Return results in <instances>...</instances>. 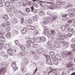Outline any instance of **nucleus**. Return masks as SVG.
Returning <instances> with one entry per match:
<instances>
[{
    "instance_id": "nucleus-1",
    "label": "nucleus",
    "mask_w": 75,
    "mask_h": 75,
    "mask_svg": "<svg viewBox=\"0 0 75 75\" xmlns=\"http://www.w3.org/2000/svg\"><path fill=\"white\" fill-rule=\"evenodd\" d=\"M48 3L50 4V6H44L43 7V8H45V9H47V8H49V9H51L53 10L54 8H57V7H60L61 5L59 4H57V5L55 4H54L48 2Z\"/></svg>"
},
{
    "instance_id": "nucleus-2",
    "label": "nucleus",
    "mask_w": 75,
    "mask_h": 75,
    "mask_svg": "<svg viewBox=\"0 0 75 75\" xmlns=\"http://www.w3.org/2000/svg\"><path fill=\"white\" fill-rule=\"evenodd\" d=\"M57 37L58 38L57 40H60L59 42L60 43H63L64 42V39L67 38V36L65 35H62L58 34L57 35Z\"/></svg>"
},
{
    "instance_id": "nucleus-3",
    "label": "nucleus",
    "mask_w": 75,
    "mask_h": 75,
    "mask_svg": "<svg viewBox=\"0 0 75 75\" xmlns=\"http://www.w3.org/2000/svg\"><path fill=\"white\" fill-rule=\"evenodd\" d=\"M45 57L47 59L46 60V63L49 65H52V63L51 62V60L49 59L50 58V56L48 55H45Z\"/></svg>"
},
{
    "instance_id": "nucleus-4",
    "label": "nucleus",
    "mask_w": 75,
    "mask_h": 75,
    "mask_svg": "<svg viewBox=\"0 0 75 75\" xmlns=\"http://www.w3.org/2000/svg\"><path fill=\"white\" fill-rule=\"evenodd\" d=\"M11 67H13L14 70H16L18 69V67L15 62H14L12 63Z\"/></svg>"
},
{
    "instance_id": "nucleus-5",
    "label": "nucleus",
    "mask_w": 75,
    "mask_h": 75,
    "mask_svg": "<svg viewBox=\"0 0 75 75\" xmlns=\"http://www.w3.org/2000/svg\"><path fill=\"white\" fill-rule=\"evenodd\" d=\"M6 71V67L0 68V74H5Z\"/></svg>"
},
{
    "instance_id": "nucleus-6",
    "label": "nucleus",
    "mask_w": 75,
    "mask_h": 75,
    "mask_svg": "<svg viewBox=\"0 0 75 75\" xmlns=\"http://www.w3.org/2000/svg\"><path fill=\"white\" fill-rule=\"evenodd\" d=\"M57 18V16H54L52 18H51L48 17L47 18V20L48 21V23H50L51 22V21H53L54 20H55V18Z\"/></svg>"
},
{
    "instance_id": "nucleus-7",
    "label": "nucleus",
    "mask_w": 75,
    "mask_h": 75,
    "mask_svg": "<svg viewBox=\"0 0 75 75\" xmlns=\"http://www.w3.org/2000/svg\"><path fill=\"white\" fill-rule=\"evenodd\" d=\"M59 42H60L58 40L55 41L54 43V45H53V47H57L58 46H59L60 45Z\"/></svg>"
},
{
    "instance_id": "nucleus-8",
    "label": "nucleus",
    "mask_w": 75,
    "mask_h": 75,
    "mask_svg": "<svg viewBox=\"0 0 75 75\" xmlns=\"http://www.w3.org/2000/svg\"><path fill=\"white\" fill-rule=\"evenodd\" d=\"M55 59L58 60V61H61L62 59L61 57L58 54H56L54 56Z\"/></svg>"
},
{
    "instance_id": "nucleus-9",
    "label": "nucleus",
    "mask_w": 75,
    "mask_h": 75,
    "mask_svg": "<svg viewBox=\"0 0 75 75\" xmlns=\"http://www.w3.org/2000/svg\"><path fill=\"white\" fill-rule=\"evenodd\" d=\"M47 69L49 70H51V71H50L51 72H53L55 74H56V71L55 70H54V69H53V68L52 67H49L47 68Z\"/></svg>"
},
{
    "instance_id": "nucleus-10",
    "label": "nucleus",
    "mask_w": 75,
    "mask_h": 75,
    "mask_svg": "<svg viewBox=\"0 0 75 75\" xmlns=\"http://www.w3.org/2000/svg\"><path fill=\"white\" fill-rule=\"evenodd\" d=\"M73 65V63L71 61L69 62L66 65L67 67V68H71Z\"/></svg>"
},
{
    "instance_id": "nucleus-11",
    "label": "nucleus",
    "mask_w": 75,
    "mask_h": 75,
    "mask_svg": "<svg viewBox=\"0 0 75 75\" xmlns=\"http://www.w3.org/2000/svg\"><path fill=\"white\" fill-rule=\"evenodd\" d=\"M43 75H52V73L51 71L47 73L46 72L44 71L43 72Z\"/></svg>"
},
{
    "instance_id": "nucleus-12",
    "label": "nucleus",
    "mask_w": 75,
    "mask_h": 75,
    "mask_svg": "<svg viewBox=\"0 0 75 75\" xmlns=\"http://www.w3.org/2000/svg\"><path fill=\"white\" fill-rule=\"evenodd\" d=\"M58 59H54L53 60V64H54V65H58Z\"/></svg>"
},
{
    "instance_id": "nucleus-13",
    "label": "nucleus",
    "mask_w": 75,
    "mask_h": 75,
    "mask_svg": "<svg viewBox=\"0 0 75 75\" xmlns=\"http://www.w3.org/2000/svg\"><path fill=\"white\" fill-rule=\"evenodd\" d=\"M6 50H8V52L9 54H13V50L11 49H7Z\"/></svg>"
},
{
    "instance_id": "nucleus-14",
    "label": "nucleus",
    "mask_w": 75,
    "mask_h": 75,
    "mask_svg": "<svg viewBox=\"0 0 75 75\" xmlns=\"http://www.w3.org/2000/svg\"><path fill=\"white\" fill-rule=\"evenodd\" d=\"M49 33L48 30L47 28H46L44 29L43 33L45 35H47Z\"/></svg>"
},
{
    "instance_id": "nucleus-15",
    "label": "nucleus",
    "mask_w": 75,
    "mask_h": 75,
    "mask_svg": "<svg viewBox=\"0 0 75 75\" xmlns=\"http://www.w3.org/2000/svg\"><path fill=\"white\" fill-rule=\"evenodd\" d=\"M0 41L1 42H3L5 41V38L3 36L0 37Z\"/></svg>"
},
{
    "instance_id": "nucleus-16",
    "label": "nucleus",
    "mask_w": 75,
    "mask_h": 75,
    "mask_svg": "<svg viewBox=\"0 0 75 75\" xmlns=\"http://www.w3.org/2000/svg\"><path fill=\"white\" fill-rule=\"evenodd\" d=\"M41 41L44 42L46 41V38L44 36H42L40 38Z\"/></svg>"
},
{
    "instance_id": "nucleus-17",
    "label": "nucleus",
    "mask_w": 75,
    "mask_h": 75,
    "mask_svg": "<svg viewBox=\"0 0 75 75\" xmlns=\"http://www.w3.org/2000/svg\"><path fill=\"white\" fill-rule=\"evenodd\" d=\"M71 54H72L71 53V52L67 51L66 52V54L65 55V57H68V56H69L70 55H71Z\"/></svg>"
},
{
    "instance_id": "nucleus-18",
    "label": "nucleus",
    "mask_w": 75,
    "mask_h": 75,
    "mask_svg": "<svg viewBox=\"0 0 75 75\" xmlns=\"http://www.w3.org/2000/svg\"><path fill=\"white\" fill-rule=\"evenodd\" d=\"M15 42L16 45L18 46V47H20V43L19 42V41H18L16 40L15 41Z\"/></svg>"
},
{
    "instance_id": "nucleus-19",
    "label": "nucleus",
    "mask_w": 75,
    "mask_h": 75,
    "mask_svg": "<svg viewBox=\"0 0 75 75\" xmlns=\"http://www.w3.org/2000/svg\"><path fill=\"white\" fill-rule=\"evenodd\" d=\"M26 31H27V29L25 28H23V30H21V33H23V34L25 33H26Z\"/></svg>"
},
{
    "instance_id": "nucleus-20",
    "label": "nucleus",
    "mask_w": 75,
    "mask_h": 75,
    "mask_svg": "<svg viewBox=\"0 0 75 75\" xmlns=\"http://www.w3.org/2000/svg\"><path fill=\"white\" fill-rule=\"evenodd\" d=\"M43 23L45 24H47L48 23V21L47 18L44 19V20L43 21Z\"/></svg>"
},
{
    "instance_id": "nucleus-21",
    "label": "nucleus",
    "mask_w": 75,
    "mask_h": 75,
    "mask_svg": "<svg viewBox=\"0 0 75 75\" xmlns=\"http://www.w3.org/2000/svg\"><path fill=\"white\" fill-rule=\"evenodd\" d=\"M5 6L6 7H8L10 6V3L9 1H6L5 4Z\"/></svg>"
},
{
    "instance_id": "nucleus-22",
    "label": "nucleus",
    "mask_w": 75,
    "mask_h": 75,
    "mask_svg": "<svg viewBox=\"0 0 75 75\" xmlns=\"http://www.w3.org/2000/svg\"><path fill=\"white\" fill-rule=\"evenodd\" d=\"M4 3V0H0V7H3V4Z\"/></svg>"
},
{
    "instance_id": "nucleus-23",
    "label": "nucleus",
    "mask_w": 75,
    "mask_h": 75,
    "mask_svg": "<svg viewBox=\"0 0 75 75\" xmlns=\"http://www.w3.org/2000/svg\"><path fill=\"white\" fill-rule=\"evenodd\" d=\"M21 70L22 72H23V73H25V72H26V69L24 67H22L21 68Z\"/></svg>"
},
{
    "instance_id": "nucleus-24",
    "label": "nucleus",
    "mask_w": 75,
    "mask_h": 75,
    "mask_svg": "<svg viewBox=\"0 0 75 75\" xmlns=\"http://www.w3.org/2000/svg\"><path fill=\"white\" fill-rule=\"evenodd\" d=\"M47 44L49 46H51L52 47H53V45H52L51 42L49 41L47 42Z\"/></svg>"
},
{
    "instance_id": "nucleus-25",
    "label": "nucleus",
    "mask_w": 75,
    "mask_h": 75,
    "mask_svg": "<svg viewBox=\"0 0 75 75\" xmlns=\"http://www.w3.org/2000/svg\"><path fill=\"white\" fill-rule=\"evenodd\" d=\"M36 42H41V38L40 37H38L36 38Z\"/></svg>"
},
{
    "instance_id": "nucleus-26",
    "label": "nucleus",
    "mask_w": 75,
    "mask_h": 75,
    "mask_svg": "<svg viewBox=\"0 0 75 75\" xmlns=\"http://www.w3.org/2000/svg\"><path fill=\"white\" fill-rule=\"evenodd\" d=\"M37 52H38V53H41L42 52H44V50H43V49H38V51H37Z\"/></svg>"
},
{
    "instance_id": "nucleus-27",
    "label": "nucleus",
    "mask_w": 75,
    "mask_h": 75,
    "mask_svg": "<svg viewBox=\"0 0 75 75\" xmlns=\"http://www.w3.org/2000/svg\"><path fill=\"white\" fill-rule=\"evenodd\" d=\"M30 41L32 43H34V42H35V39L30 38Z\"/></svg>"
},
{
    "instance_id": "nucleus-28",
    "label": "nucleus",
    "mask_w": 75,
    "mask_h": 75,
    "mask_svg": "<svg viewBox=\"0 0 75 75\" xmlns=\"http://www.w3.org/2000/svg\"><path fill=\"white\" fill-rule=\"evenodd\" d=\"M49 54L50 56L53 57L55 55V53L54 52H51L49 53Z\"/></svg>"
},
{
    "instance_id": "nucleus-29",
    "label": "nucleus",
    "mask_w": 75,
    "mask_h": 75,
    "mask_svg": "<svg viewBox=\"0 0 75 75\" xmlns=\"http://www.w3.org/2000/svg\"><path fill=\"white\" fill-rule=\"evenodd\" d=\"M74 20H75V19L73 18L71 20L68 21H67V23L68 24H71V23H73V21H74Z\"/></svg>"
},
{
    "instance_id": "nucleus-30",
    "label": "nucleus",
    "mask_w": 75,
    "mask_h": 75,
    "mask_svg": "<svg viewBox=\"0 0 75 75\" xmlns=\"http://www.w3.org/2000/svg\"><path fill=\"white\" fill-rule=\"evenodd\" d=\"M11 47V44L9 43L6 44L4 46V47Z\"/></svg>"
},
{
    "instance_id": "nucleus-31",
    "label": "nucleus",
    "mask_w": 75,
    "mask_h": 75,
    "mask_svg": "<svg viewBox=\"0 0 75 75\" xmlns=\"http://www.w3.org/2000/svg\"><path fill=\"white\" fill-rule=\"evenodd\" d=\"M16 4L18 7L21 6V3L20 2H17L16 3Z\"/></svg>"
},
{
    "instance_id": "nucleus-32",
    "label": "nucleus",
    "mask_w": 75,
    "mask_h": 75,
    "mask_svg": "<svg viewBox=\"0 0 75 75\" xmlns=\"http://www.w3.org/2000/svg\"><path fill=\"white\" fill-rule=\"evenodd\" d=\"M39 14L40 16H42L44 14V13L42 11V9H41L39 12Z\"/></svg>"
},
{
    "instance_id": "nucleus-33",
    "label": "nucleus",
    "mask_w": 75,
    "mask_h": 75,
    "mask_svg": "<svg viewBox=\"0 0 75 75\" xmlns=\"http://www.w3.org/2000/svg\"><path fill=\"white\" fill-rule=\"evenodd\" d=\"M66 51L65 50L63 51L62 54V56H63V57H64V56L65 57V55H66Z\"/></svg>"
},
{
    "instance_id": "nucleus-34",
    "label": "nucleus",
    "mask_w": 75,
    "mask_h": 75,
    "mask_svg": "<svg viewBox=\"0 0 75 75\" xmlns=\"http://www.w3.org/2000/svg\"><path fill=\"white\" fill-rule=\"evenodd\" d=\"M1 67H5L6 65V63L5 62H2L1 64Z\"/></svg>"
},
{
    "instance_id": "nucleus-35",
    "label": "nucleus",
    "mask_w": 75,
    "mask_h": 75,
    "mask_svg": "<svg viewBox=\"0 0 75 75\" xmlns=\"http://www.w3.org/2000/svg\"><path fill=\"white\" fill-rule=\"evenodd\" d=\"M23 55V53L22 52H20L18 54V56L19 58H21Z\"/></svg>"
},
{
    "instance_id": "nucleus-36",
    "label": "nucleus",
    "mask_w": 75,
    "mask_h": 75,
    "mask_svg": "<svg viewBox=\"0 0 75 75\" xmlns=\"http://www.w3.org/2000/svg\"><path fill=\"white\" fill-rule=\"evenodd\" d=\"M69 31L71 32L72 33H74L75 31L74 30V28H69Z\"/></svg>"
},
{
    "instance_id": "nucleus-37",
    "label": "nucleus",
    "mask_w": 75,
    "mask_h": 75,
    "mask_svg": "<svg viewBox=\"0 0 75 75\" xmlns=\"http://www.w3.org/2000/svg\"><path fill=\"white\" fill-rule=\"evenodd\" d=\"M30 46V41L29 40H28L26 43V47H29Z\"/></svg>"
},
{
    "instance_id": "nucleus-38",
    "label": "nucleus",
    "mask_w": 75,
    "mask_h": 75,
    "mask_svg": "<svg viewBox=\"0 0 75 75\" xmlns=\"http://www.w3.org/2000/svg\"><path fill=\"white\" fill-rule=\"evenodd\" d=\"M10 36V33L8 32L7 34L6 35V38H9Z\"/></svg>"
},
{
    "instance_id": "nucleus-39",
    "label": "nucleus",
    "mask_w": 75,
    "mask_h": 75,
    "mask_svg": "<svg viewBox=\"0 0 75 75\" xmlns=\"http://www.w3.org/2000/svg\"><path fill=\"white\" fill-rule=\"evenodd\" d=\"M61 29L62 31H64L65 30V26L64 25H62L61 27Z\"/></svg>"
},
{
    "instance_id": "nucleus-40",
    "label": "nucleus",
    "mask_w": 75,
    "mask_h": 75,
    "mask_svg": "<svg viewBox=\"0 0 75 75\" xmlns=\"http://www.w3.org/2000/svg\"><path fill=\"white\" fill-rule=\"evenodd\" d=\"M62 45L63 46H66V45H68V44L67 42H64L63 43Z\"/></svg>"
},
{
    "instance_id": "nucleus-41",
    "label": "nucleus",
    "mask_w": 75,
    "mask_h": 75,
    "mask_svg": "<svg viewBox=\"0 0 75 75\" xmlns=\"http://www.w3.org/2000/svg\"><path fill=\"white\" fill-rule=\"evenodd\" d=\"M28 63V61L27 60V59H25L24 60V64L25 65H27Z\"/></svg>"
},
{
    "instance_id": "nucleus-42",
    "label": "nucleus",
    "mask_w": 75,
    "mask_h": 75,
    "mask_svg": "<svg viewBox=\"0 0 75 75\" xmlns=\"http://www.w3.org/2000/svg\"><path fill=\"white\" fill-rule=\"evenodd\" d=\"M69 15L70 17H74L75 14L74 13H69Z\"/></svg>"
},
{
    "instance_id": "nucleus-43",
    "label": "nucleus",
    "mask_w": 75,
    "mask_h": 75,
    "mask_svg": "<svg viewBox=\"0 0 75 75\" xmlns=\"http://www.w3.org/2000/svg\"><path fill=\"white\" fill-rule=\"evenodd\" d=\"M4 34V30H1L0 32V35H3Z\"/></svg>"
},
{
    "instance_id": "nucleus-44",
    "label": "nucleus",
    "mask_w": 75,
    "mask_h": 75,
    "mask_svg": "<svg viewBox=\"0 0 75 75\" xmlns=\"http://www.w3.org/2000/svg\"><path fill=\"white\" fill-rule=\"evenodd\" d=\"M4 18L5 20H8V18L7 16V15H5L4 16Z\"/></svg>"
},
{
    "instance_id": "nucleus-45",
    "label": "nucleus",
    "mask_w": 75,
    "mask_h": 75,
    "mask_svg": "<svg viewBox=\"0 0 75 75\" xmlns=\"http://www.w3.org/2000/svg\"><path fill=\"white\" fill-rule=\"evenodd\" d=\"M50 32L52 34V35H55V31H54V30H52L50 31Z\"/></svg>"
},
{
    "instance_id": "nucleus-46",
    "label": "nucleus",
    "mask_w": 75,
    "mask_h": 75,
    "mask_svg": "<svg viewBox=\"0 0 75 75\" xmlns=\"http://www.w3.org/2000/svg\"><path fill=\"white\" fill-rule=\"evenodd\" d=\"M25 11L27 13H28L30 11V9L28 8H26Z\"/></svg>"
},
{
    "instance_id": "nucleus-47",
    "label": "nucleus",
    "mask_w": 75,
    "mask_h": 75,
    "mask_svg": "<svg viewBox=\"0 0 75 75\" xmlns=\"http://www.w3.org/2000/svg\"><path fill=\"white\" fill-rule=\"evenodd\" d=\"M11 29V28L10 27H8L6 29V31H7V32H8V31L10 30Z\"/></svg>"
},
{
    "instance_id": "nucleus-48",
    "label": "nucleus",
    "mask_w": 75,
    "mask_h": 75,
    "mask_svg": "<svg viewBox=\"0 0 75 75\" xmlns=\"http://www.w3.org/2000/svg\"><path fill=\"white\" fill-rule=\"evenodd\" d=\"M33 47H39V45L36 44H33Z\"/></svg>"
},
{
    "instance_id": "nucleus-49",
    "label": "nucleus",
    "mask_w": 75,
    "mask_h": 75,
    "mask_svg": "<svg viewBox=\"0 0 75 75\" xmlns=\"http://www.w3.org/2000/svg\"><path fill=\"white\" fill-rule=\"evenodd\" d=\"M30 30H35V27L33 26H31Z\"/></svg>"
},
{
    "instance_id": "nucleus-50",
    "label": "nucleus",
    "mask_w": 75,
    "mask_h": 75,
    "mask_svg": "<svg viewBox=\"0 0 75 75\" xmlns=\"http://www.w3.org/2000/svg\"><path fill=\"white\" fill-rule=\"evenodd\" d=\"M3 57L4 58H5L7 59V57H8V56L6 54H4L3 55Z\"/></svg>"
},
{
    "instance_id": "nucleus-51",
    "label": "nucleus",
    "mask_w": 75,
    "mask_h": 75,
    "mask_svg": "<svg viewBox=\"0 0 75 75\" xmlns=\"http://www.w3.org/2000/svg\"><path fill=\"white\" fill-rule=\"evenodd\" d=\"M24 21V18H22L21 19V23H22V24H23Z\"/></svg>"
},
{
    "instance_id": "nucleus-52",
    "label": "nucleus",
    "mask_w": 75,
    "mask_h": 75,
    "mask_svg": "<svg viewBox=\"0 0 75 75\" xmlns=\"http://www.w3.org/2000/svg\"><path fill=\"white\" fill-rule=\"evenodd\" d=\"M69 58L70 59L72 60V54H71V55L69 56Z\"/></svg>"
},
{
    "instance_id": "nucleus-53",
    "label": "nucleus",
    "mask_w": 75,
    "mask_h": 75,
    "mask_svg": "<svg viewBox=\"0 0 75 75\" xmlns=\"http://www.w3.org/2000/svg\"><path fill=\"white\" fill-rule=\"evenodd\" d=\"M7 10L8 12H11L12 11L11 9L10 8H7Z\"/></svg>"
},
{
    "instance_id": "nucleus-54",
    "label": "nucleus",
    "mask_w": 75,
    "mask_h": 75,
    "mask_svg": "<svg viewBox=\"0 0 75 75\" xmlns=\"http://www.w3.org/2000/svg\"><path fill=\"white\" fill-rule=\"evenodd\" d=\"M47 35L48 37H51V34L50 32H49Z\"/></svg>"
},
{
    "instance_id": "nucleus-55",
    "label": "nucleus",
    "mask_w": 75,
    "mask_h": 75,
    "mask_svg": "<svg viewBox=\"0 0 75 75\" xmlns=\"http://www.w3.org/2000/svg\"><path fill=\"white\" fill-rule=\"evenodd\" d=\"M31 25H28L27 27V28L29 30H30L31 29Z\"/></svg>"
},
{
    "instance_id": "nucleus-56",
    "label": "nucleus",
    "mask_w": 75,
    "mask_h": 75,
    "mask_svg": "<svg viewBox=\"0 0 75 75\" xmlns=\"http://www.w3.org/2000/svg\"><path fill=\"white\" fill-rule=\"evenodd\" d=\"M33 5L35 7H38V5H37V4H36L35 3H33Z\"/></svg>"
},
{
    "instance_id": "nucleus-57",
    "label": "nucleus",
    "mask_w": 75,
    "mask_h": 75,
    "mask_svg": "<svg viewBox=\"0 0 75 75\" xmlns=\"http://www.w3.org/2000/svg\"><path fill=\"white\" fill-rule=\"evenodd\" d=\"M2 25L4 27H6V24H5L4 23H3L2 24Z\"/></svg>"
},
{
    "instance_id": "nucleus-58",
    "label": "nucleus",
    "mask_w": 75,
    "mask_h": 75,
    "mask_svg": "<svg viewBox=\"0 0 75 75\" xmlns=\"http://www.w3.org/2000/svg\"><path fill=\"white\" fill-rule=\"evenodd\" d=\"M28 4L29 6H30L31 5V2L29 1L28 2Z\"/></svg>"
},
{
    "instance_id": "nucleus-59",
    "label": "nucleus",
    "mask_w": 75,
    "mask_h": 75,
    "mask_svg": "<svg viewBox=\"0 0 75 75\" xmlns=\"http://www.w3.org/2000/svg\"><path fill=\"white\" fill-rule=\"evenodd\" d=\"M6 25H10V23L9 22H7L6 23Z\"/></svg>"
},
{
    "instance_id": "nucleus-60",
    "label": "nucleus",
    "mask_w": 75,
    "mask_h": 75,
    "mask_svg": "<svg viewBox=\"0 0 75 75\" xmlns=\"http://www.w3.org/2000/svg\"><path fill=\"white\" fill-rule=\"evenodd\" d=\"M71 47H75V45L74 44H72L71 45Z\"/></svg>"
},
{
    "instance_id": "nucleus-61",
    "label": "nucleus",
    "mask_w": 75,
    "mask_h": 75,
    "mask_svg": "<svg viewBox=\"0 0 75 75\" xmlns=\"http://www.w3.org/2000/svg\"><path fill=\"white\" fill-rule=\"evenodd\" d=\"M33 18L34 21H37V18L35 16H34L33 17Z\"/></svg>"
},
{
    "instance_id": "nucleus-62",
    "label": "nucleus",
    "mask_w": 75,
    "mask_h": 75,
    "mask_svg": "<svg viewBox=\"0 0 75 75\" xmlns=\"http://www.w3.org/2000/svg\"><path fill=\"white\" fill-rule=\"evenodd\" d=\"M28 22V23H32V21L31 19H29Z\"/></svg>"
},
{
    "instance_id": "nucleus-63",
    "label": "nucleus",
    "mask_w": 75,
    "mask_h": 75,
    "mask_svg": "<svg viewBox=\"0 0 75 75\" xmlns=\"http://www.w3.org/2000/svg\"><path fill=\"white\" fill-rule=\"evenodd\" d=\"M21 49L22 51H24L25 49V47H21Z\"/></svg>"
},
{
    "instance_id": "nucleus-64",
    "label": "nucleus",
    "mask_w": 75,
    "mask_h": 75,
    "mask_svg": "<svg viewBox=\"0 0 75 75\" xmlns=\"http://www.w3.org/2000/svg\"><path fill=\"white\" fill-rule=\"evenodd\" d=\"M72 35V34L70 33H69L67 34V36L69 37H71V35Z\"/></svg>"
}]
</instances>
